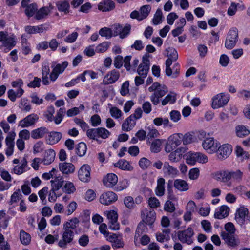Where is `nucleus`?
Returning a JSON list of instances; mask_svg holds the SVG:
<instances>
[{
    "label": "nucleus",
    "mask_w": 250,
    "mask_h": 250,
    "mask_svg": "<svg viewBox=\"0 0 250 250\" xmlns=\"http://www.w3.org/2000/svg\"><path fill=\"white\" fill-rule=\"evenodd\" d=\"M148 91L153 92L150 97V101L154 105H157L160 102V99L168 92V88L165 85L155 82L148 88Z\"/></svg>",
    "instance_id": "1"
},
{
    "label": "nucleus",
    "mask_w": 250,
    "mask_h": 250,
    "mask_svg": "<svg viewBox=\"0 0 250 250\" xmlns=\"http://www.w3.org/2000/svg\"><path fill=\"white\" fill-rule=\"evenodd\" d=\"M208 157L201 152L190 151L186 155V162L191 166H193L196 163L205 164L208 162Z\"/></svg>",
    "instance_id": "2"
},
{
    "label": "nucleus",
    "mask_w": 250,
    "mask_h": 250,
    "mask_svg": "<svg viewBox=\"0 0 250 250\" xmlns=\"http://www.w3.org/2000/svg\"><path fill=\"white\" fill-rule=\"evenodd\" d=\"M0 42L3 46L10 50L16 44V37L14 34L9 35L7 32L0 31Z\"/></svg>",
    "instance_id": "3"
},
{
    "label": "nucleus",
    "mask_w": 250,
    "mask_h": 250,
    "mask_svg": "<svg viewBox=\"0 0 250 250\" xmlns=\"http://www.w3.org/2000/svg\"><path fill=\"white\" fill-rule=\"evenodd\" d=\"M110 134L111 133L108 130L104 127L91 128L86 131V135L89 138L97 141V138L105 139L110 136Z\"/></svg>",
    "instance_id": "4"
},
{
    "label": "nucleus",
    "mask_w": 250,
    "mask_h": 250,
    "mask_svg": "<svg viewBox=\"0 0 250 250\" xmlns=\"http://www.w3.org/2000/svg\"><path fill=\"white\" fill-rule=\"evenodd\" d=\"M182 137V133H175L170 136L165 146V151L170 152L176 149L181 144Z\"/></svg>",
    "instance_id": "5"
},
{
    "label": "nucleus",
    "mask_w": 250,
    "mask_h": 250,
    "mask_svg": "<svg viewBox=\"0 0 250 250\" xmlns=\"http://www.w3.org/2000/svg\"><path fill=\"white\" fill-rule=\"evenodd\" d=\"M230 96L226 93H220L213 96L211 99V107L214 109L225 106L229 101Z\"/></svg>",
    "instance_id": "6"
},
{
    "label": "nucleus",
    "mask_w": 250,
    "mask_h": 250,
    "mask_svg": "<svg viewBox=\"0 0 250 250\" xmlns=\"http://www.w3.org/2000/svg\"><path fill=\"white\" fill-rule=\"evenodd\" d=\"M235 219L241 226L248 223L250 221L248 209L244 206L237 208L235 214Z\"/></svg>",
    "instance_id": "7"
},
{
    "label": "nucleus",
    "mask_w": 250,
    "mask_h": 250,
    "mask_svg": "<svg viewBox=\"0 0 250 250\" xmlns=\"http://www.w3.org/2000/svg\"><path fill=\"white\" fill-rule=\"evenodd\" d=\"M194 232L191 227H188L186 229L180 230L177 232L178 240L182 243L191 245L193 243V235Z\"/></svg>",
    "instance_id": "8"
},
{
    "label": "nucleus",
    "mask_w": 250,
    "mask_h": 250,
    "mask_svg": "<svg viewBox=\"0 0 250 250\" xmlns=\"http://www.w3.org/2000/svg\"><path fill=\"white\" fill-rule=\"evenodd\" d=\"M238 40V31L236 28H231L227 36L225 46L228 49L233 48Z\"/></svg>",
    "instance_id": "9"
},
{
    "label": "nucleus",
    "mask_w": 250,
    "mask_h": 250,
    "mask_svg": "<svg viewBox=\"0 0 250 250\" xmlns=\"http://www.w3.org/2000/svg\"><path fill=\"white\" fill-rule=\"evenodd\" d=\"M150 55L148 53H146L142 57V62L139 65L137 69V73L144 78H146L149 70Z\"/></svg>",
    "instance_id": "10"
},
{
    "label": "nucleus",
    "mask_w": 250,
    "mask_h": 250,
    "mask_svg": "<svg viewBox=\"0 0 250 250\" xmlns=\"http://www.w3.org/2000/svg\"><path fill=\"white\" fill-rule=\"evenodd\" d=\"M74 233L72 230L64 229L62 239L58 242V246L62 248H66L68 244L71 243L74 238Z\"/></svg>",
    "instance_id": "11"
},
{
    "label": "nucleus",
    "mask_w": 250,
    "mask_h": 250,
    "mask_svg": "<svg viewBox=\"0 0 250 250\" xmlns=\"http://www.w3.org/2000/svg\"><path fill=\"white\" fill-rule=\"evenodd\" d=\"M38 120V115L35 113H32L20 121L18 125L22 128L28 127L34 125Z\"/></svg>",
    "instance_id": "12"
},
{
    "label": "nucleus",
    "mask_w": 250,
    "mask_h": 250,
    "mask_svg": "<svg viewBox=\"0 0 250 250\" xmlns=\"http://www.w3.org/2000/svg\"><path fill=\"white\" fill-rule=\"evenodd\" d=\"M163 173L165 177L173 178L178 176L179 171L177 168L170 165L168 162H165L163 164Z\"/></svg>",
    "instance_id": "13"
},
{
    "label": "nucleus",
    "mask_w": 250,
    "mask_h": 250,
    "mask_svg": "<svg viewBox=\"0 0 250 250\" xmlns=\"http://www.w3.org/2000/svg\"><path fill=\"white\" fill-rule=\"evenodd\" d=\"M219 144L215 142L213 138H207L202 143V146L204 149L209 153L216 152Z\"/></svg>",
    "instance_id": "14"
},
{
    "label": "nucleus",
    "mask_w": 250,
    "mask_h": 250,
    "mask_svg": "<svg viewBox=\"0 0 250 250\" xmlns=\"http://www.w3.org/2000/svg\"><path fill=\"white\" fill-rule=\"evenodd\" d=\"M118 199L117 194L112 191H107L103 193L99 199L100 202L105 205H108L116 201Z\"/></svg>",
    "instance_id": "15"
},
{
    "label": "nucleus",
    "mask_w": 250,
    "mask_h": 250,
    "mask_svg": "<svg viewBox=\"0 0 250 250\" xmlns=\"http://www.w3.org/2000/svg\"><path fill=\"white\" fill-rule=\"evenodd\" d=\"M91 167L87 164L82 165L78 171V178L83 182H88L90 180Z\"/></svg>",
    "instance_id": "16"
},
{
    "label": "nucleus",
    "mask_w": 250,
    "mask_h": 250,
    "mask_svg": "<svg viewBox=\"0 0 250 250\" xmlns=\"http://www.w3.org/2000/svg\"><path fill=\"white\" fill-rule=\"evenodd\" d=\"M232 147L228 144H224L217 148V157L220 160L227 158L231 153Z\"/></svg>",
    "instance_id": "17"
},
{
    "label": "nucleus",
    "mask_w": 250,
    "mask_h": 250,
    "mask_svg": "<svg viewBox=\"0 0 250 250\" xmlns=\"http://www.w3.org/2000/svg\"><path fill=\"white\" fill-rule=\"evenodd\" d=\"M120 74L118 71L113 69L108 72L104 76L103 80V83L105 85L112 84L117 81Z\"/></svg>",
    "instance_id": "18"
},
{
    "label": "nucleus",
    "mask_w": 250,
    "mask_h": 250,
    "mask_svg": "<svg viewBox=\"0 0 250 250\" xmlns=\"http://www.w3.org/2000/svg\"><path fill=\"white\" fill-rule=\"evenodd\" d=\"M221 236L229 246L234 247L240 244V241L235 237L234 234L222 232Z\"/></svg>",
    "instance_id": "19"
},
{
    "label": "nucleus",
    "mask_w": 250,
    "mask_h": 250,
    "mask_svg": "<svg viewBox=\"0 0 250 250\" xmlns=\"http://www.w3.org/2000/svg\"><path fill=\"white\" fill-rule=\"evenodd\" d=\"M142 221L145 224L152 226L156 220V213L153 210H146L145 213H142Z\"/></svg>",
    "instance_id": "20"
},
{
    "label": "nucleus",
    "mask_w": 250,
    "mask_h": 250,
    "mask_svg": "<svg viewBox=\"0 0 250 250\" xmlns=\"http://www.w3.org/2000/svg\"><path fill=\"white\" fill-rule=\"evenodd\" d=\"M115 7V3L111 0H102L98 5V9L102 12H108Z\"/></svg>",
    "instance_id": "21"
},
{
    "label": "nucleus",
    "mask_w": 250,
    "mask_h": 250,
    "mask_svg": "<svg viewBox=\"0 0 250 250\" xmlns=\"http://www.w3.org/2000/svg\"><path fill=\"white\" fill-rule=\"evenodd\" d=\"M118 177L113 173H109L104 178V185L107 188H112L115 186L118 182Z\"/></svg>",
    "instance_id": "22"
},
{
    "label": "nucleus",
    "mask_w": 250,
    "mask_h": 250,
    "mask_svg": "<svg viewBox=\"0 0 250 250\" xmlns=\"http://www.w3.org/2000/svg\"><path fill=\"white\" fill-rule=\"evenodd\" d=\"M60 170L64 174L73 173L75 169V167L71 163L62 162L59 164Z\"/></svg>",
    "instance_id": "23"
},
{
    "label": "nucleus",
    "mask_w": 250,
    "mask_h": 250,
    "mask_svg": "<svg viewBox=\"0 0 250 250\" xmlns=\"http://www.w3.org/2000/svg\"><path fill=\"white\" fill-rule=\"evenodd\" d=\"M215 178L223 183L228 182L231 180L230 171L222 170L217 172L215 174Z\"/></svg>",
    "instance_id": "24"
},
{
    "label": "nucleus",
    "mask_w": 250,
    "mask_h": 250,
    "mask_svg": "<svg viewBox=\"0 0 250 250\" xmlns=\"http://www.w3.org/2000/svg\"><path fill=\"white\" fill-rule=\"evenodd\" d=\"M48 133V130L46 127H41L33 130L31 133V136L34 139H38L43 138Z\"/></svg>",
    "instance_id": "25"
},
{
    "label": "nucleus",
    "mask_w": 250,
    "mask_h": 250,
    "mask_svg": "<svg viewBox=\"0 0 250 250\" xmlns=\"http://www.w3.org/2000/svg\"><path fill=\"white\" fill-rule=\"evenodd\" d=\"M165 180L162 178H159L157 180V187L155 189V192L157 196L161 197L165 194Z\"/></svg>",
    "instance_id": "26"
},
{
    "label": "nucleus",
    "mask_w": 250,
    "mask_h": 250,
    "mask_svg": "<svg viewBox=\"0 0 250 250\" xmlns=\"http://www.w3.org/2000/svg\"><path fill=\"white\" fill-rule=\"evenodd\" d=\"M229 208L227 206L223 205L215 212L214 217L219 219L225 218L229 215Z\"/></svg>",
    "instance_id": "27"
},
{
    "label": "nucleus",
    "mask_w": 250,
    "mask_h": 250,
    "mask_svg": "<svg viewBox=\"0 0 250 250\" xmlns=\"http://www.w3.org/2000/svg\"><path fill=\"white\" fill-rule=\"evenodd\" d=\"M55 157V152L53 149H48L45 151L44 158L42 162L44 165H48L52 163Z\"/></svg>",
    "instance_id": "28"
},
{
    "label": "nucleus",
    "mask_w": 250,
    "mask_h": 250,
    "mask_svg": "<svg viewBox=\"0 0 250 250\" xmlns=\"http://www.w3.org/2000/svg\"><path fill=\"white\" fill-rule=\"evenodd\" d=\"M51 188L54 190H58L62 186L64 183L63 178L62 176H56L54 180L50 181Z\"/></svg>",
    "instance_id": "29"
},
{
    "label": "nucleus",
    "mask_w": 250,
    "mask_h": 250,
    "mask_svg": "<svg viewBox=\"0 0 250 250\" xmlns=\"http://www.w3.org/2000/svg\"><path fill=\"white\" fill-rule=\"evenodd\" d=\"M130 116L127 117L123 123L122 128L124 131H129L131 130L136 125V120L133 118L129 119Z\"/></svg>",
    "instance_id": "30"
},
{
    "label": "nucleus",
    "mask_w": 250,
    "mask_h": 250,
    "mask_svg": "<svg viewBox=\"0 0 250 250\" xmlns=\"http://www.w3.org/2000/svg\"><path fill=\"white\" fill-rule=\"evenodd\" d=\"M56 6L58 11L63 12L65 14L69 12L70 4L66 0L59 1L56 3Z\"/></svg>",
    "instance_id": "31"
},
{
    "label": "nucleus",
    "mask_w": 250,
    "mask_h": 250,
    "mask_svg": "<svg viewBox=\"0 0 250 250\" xmlns=\"http://www.w3.org/2000/svg\"><path fill=\"white\" fill-rule=\"evenodd\" d=\"M176 100V94L170 92L162 100L161 104L163 106H165L167 104H173Z\"/></svg>",
    "instance_id": "32"
},
{
    "label": "nucleus",
    "mask_w": 250,
    "mask_h": 250,
    "mask_svg": "<svg viewBox=\"0 0 250 250\" xmlns=\"http://www.w3.org/2000/svg\"><path fill=\"white\" fill-rule=\"evenodd\" d=\"M174 186L179 191H185L188 189V184L184 180L176 179L174 182Z\"/></svg>",
    "instance_id": "33"
},
{
    "label": "nucleus",
    "mask_w": 250,
    "mask_h": 250,
    "mask_svg": "<svg viewBox=\"0 0 250 250\" xmlns=\"http://www.w3.org/2000/svg\"><path fill=\"white\" fill-rule=\"evenodd\" d=\"M79 223V220L77 218H73L69 221L65 222L63 225V229H75Z\"/></svg>",
    "instance_id": "34"
},
{
    "label": "nucleus",
    "mask_w": 250,
    "mask_h": 250,
    "mask_svg": "<svg viewBox=\"0 0 250 250\" xmlns=\"http://www.w3.org/2000/svg\"><path fill=\"white\" fill-rule=\"evenodd\" d=\"M114 166L125 170L130 171L133 169V167L130 165L129 163L124 159L120 160L117 163L115 164Z\"/></svg>",
    "instance_id": "35"
},
{
    "label": "nucleus",
    "mask_w": 250,
    "mask_h": 250,
    "mask_svg": "<svg viewBox=\"0 0 250 250\" xmlns=\"http://www.w3.org/2000/svg\"><path fill=\"white\" fill-rule=\"evenodd\" d=\"M62 133L59 132L53 131L48 135V142L50 144H54L58 143L62 138Z\"/></svg>",
    "instance_id": "36"
},
{
    "label": "nucleus",
    "mask_w": 250,
    "mask_h": 250,
    "mask_svg": "<svg viewBox=\"0 0 250 250\" xmlns=\"http://www.w3.org/2000/svg\"><path fill=\"white\" fill-rule=\"evenodd\" d=\"M235 153L237 157L241 161L249 158V154L248 152L245 151L239 146H237L235 148Z\"/></svg>",
    "instance_id": "37"
},
{
    "label": "nucleus",
    "mask_w": 250,
    "mask_h": 250,
    "mask_svg": "<svg viewBox=\"0 0 250 250\" xmlns=\"http://www.w3.org/2000/svg\"><path fill=\"white\" fill-rule=\"evenodd\" d=\"M87 150L86 145L83 142L79 143L76 146V153L80 157L85 155Z\"/></svg>",
    "instance_id": "38"
},
{
    "label": "nucleus",
    "mask_w": 250,
    "mask_h": 250,
    "mask_svg": "<svg viewBox=\"0 0 250 250\" xmlns=\"http://www.w3.org/2000/svg\"><path fill=\"white\" fill-rule=\"evenodd\" d=\"M25 8V13L29 18L32 17L38 9L37 5L35 3L28 5Z\"/></svg>",
    "instance_id": "39"
},
{
    "label": "nucleus",
    "mask_w": 250,
    "mask_h": 250,
    "mask_svg": "<svg viewBox=\"0 0 250 250\" xmlns=\"http://www.w3.org/2000/svg\"><path fill=\"white\" fill-rule=\"evenodd\" d=\"M50 10L48 7H42L37 11L35 18L37 20H41L46 17L49 13Z\"/></svg>",
    "instance_id": "40"
},
{
    "label": "nucleus",
    "mask_w": 250,
    "mask_h": 250,
    "mask_svg": "<svg viewBox=\"0 0 250 250\" xmlns=\"http://www.w3.org/2000/svg\"><path fill=\"white\" fill-rule=\"evenodd\" d=\"M22 195L21 193L20 189H17L11 196L10 200L8 203L9 205H12L14 203L18 202L19 200H22Z\"/></svg>",
    "instance_id": "41"
},
{
    "label": "nucleus",
    "mask_w": 250,
    "mask_h": 250,
    "mask_svg": "<svg viewBox=\"0 0 250 250\" xmlns=\"http://www.w3.org/2000/svg\"><path fill=\"white\" fill-rule=\"evenodd\" d=\"M162 141L160 139H155L151 145L150 150L152 152L158 153L161 150Z\"/></svg>",
    "instance_id": "42"
},
{
    "label": "nucleus",
    "mask_w": 250,
    "mask_h": 250,
    "mask_svg": "<svg viewBox=\"0 0 250 250\" xmlns=\"http://www.w3.org/2000/svg\"><path fill=\"white\" fill-rule=\"evenodd\" d=\"M236 133L238 137H243L250 134V131L246 126L240 125L236 127Z\"/></svg>",
    "instance_id": "43"
},
{
    "label": "nucleus",
    "mask_w": 250,
    "mask_h": 250,
    "mask_svg": "<svg viewBox=\"0 0 250 250\" xmlns=\"http://www.w3.org/2000/svg\"><path fill=\"white\" fill-rule=\"evenodd\" d=\"M62 189L64 192L68 194L73 193L76 190V188L73 183L69 181L65 182Z\"/></svg>",
    "instance_id": "44"
},
{
    "label": "nucleus",
    "mask_w": 250,
    "mask_h": 250,
    "mask_svg": "<svg viewBox=\"0 0 250 250\" xmlns=\"http://www.w3.org/2000/svg\"><path fill=\"white\" fill-rule=\"evenodd\" d=\"M68 63L67 61H64L62 63H58L53 68V71L58 74L59 75L62 74L67 67Z\"/></svg>",
    "instance_id": "45"
},
{
    "label": "nucleus",
    "mask_w": 250,
    "mask_h": 250,
    "mask_svg": "<svg viewBox=\"0 0 250 250\" xmlns=\"http://www.w3.org/2000/svg\"><path fill=\"white\" fill-rule=\"evenodd\" d=\"M111 44L110 42H104L98 44L95 48V52L102 53L105 52L109 47Z\"/></svg>",
    "instance_id": "46"
},
{
    "label": "nucleus",
    "mask_w": 250,
    "mask_h": 250,
    "mask_svg": "<svg viewBox=\"0 0 250 250\" xmlns=\"http://www.w3.org/2000/svg\"><path fill=\"white\" fill-rule=\"evenodd\" d=\"M99 35L105 37L106 39L111 38L113 36L112 30L108 27H103L101 28L99 31Z\"/></svg>",
    "instance_id": "47"
},
{
    "label": "nucleus",
    "mask_w": 250,
    "mask_h": 250,
    "mask_svg": "<svg viewBox=\"0 0 250 250\" xmlns=\"http://www.w3.org/2000/svg\"><path fill=\"white\" fill-rule=\"evenodd\" d=\"M20 239L21 243L25 245L29 244L31 241L30 235L23 230L20 232Z\"/></svg>",
    "instance_id": "48"
},
{
    "label": "nucleus",
    "mask_w": 250,
    "mask_h": 250,
    "mask_svg": "<svg viewBox=\"0 0 250 250\" xmlns=\"http://www.w3.org/2000/svg\"><path fill=\"white\" fill-rule=\"evenodd\" d=\"M194 140V135L192 133L188 132L184 135L183 134L182 142L183 145H188L192 143Z\"/></svg>",
    "instance_id": "49"
},
{
    "label": "nucleus",
    "mask_w": 250,
    "mask_h": 250,
    "mask_svg": "<svg viewBox=\"0 0 250 250\" xmlns=\"http://www.w3.org/2000/svg\"><path fill=\"white\" fill-rule=\"evenodd\" d=\"M111 116L115 119H119L121 118L123 113L118 107L115 106L111 107L109 109Z\"/></svg>",
    "instance_id": "50"
},
{
    "label": "nucleus",
    "mask_w": 250,
    "mask_h": 250,
    "mask_svg": "<svg viewBox=\"0 0 250 250\" xmlns=\"http://www.w3.org/2000/svg\"><path fill=\"white\" fill-rule=\"evenodd\" d=\"M231 179L240 182L242 181L243 172L239 169L236 171H230Z\"/></svg>",
    "instance_id": "51"
},
{
    "label": "nucleus",
    "mask_w": 250,
    "mask_h": 250,
    "mask_svg": "<svg viewBox=\"0 0 250 250\" xmlns=\"http://www.w3.org/2000/svg\"><path fill=\"white\" fill-rule=\"evenodd\" d=\"M151 7L149 5H143L140 8V14L141 17V19L142 20L146 18L151 11Z\"/></svg>",
    "instance_id": "52"
},
{
    "label": "nucleus",
    "mask_w": 250,
    "mask_h": 250,
    "mask_svg": "<svg viewBox=\"0 0 250 250\" xmlns=\"http://www.w3.org/2000/svg\"><path fill=\"white\" fill-rule=\"evenodd\" d=\"M162 16L163 14L162 10L160 9H158L152 19L153 24L157 25L161 23L162 22Z\"/></svg>",
    "instance_id": "53"
},
{
    "label": "nucleus",
    "mask_w": 250,
    "mask_h": 250,
    "mask_svg": "<svg viewBox=\"0 0 250 250\" xmlns=\"http://www.w3.org/2000/svg\"><path fill=\"white\" fill-rule=\"evenodd\" d=\"M170 152L168 155V159L171 163H177L182 158L176 150Z\"/></svg>",
    "instance_id": "54"
},
{
    "label": "nucleus",
    "mask_w": 250,
    "mask_h": 250,
    "mask_svg": "<svg viewBox=\"0 0 250 250\" xmlns=\"http://www.w3.org/2000/svg\"><path fill=\"white\" fill-rule=\"evenodd\" d=\"M55 113L54 107L51 105L47 107L45 112L44 116L47 118L48 121L52 122L53 120V115Z\"/></svg>",
    "instance_id": "55"
},
{
    "label": "nucleus",
    "mask_w": 250,
    "mask_h": 250,
    "mask_svg": "<svg viewBox=\"0 0 250 250\" xmlns=\"http://www.w3.org/2000/svg\"><path fill=\"white\" fill-rule=\"evenodd\" d=\"M151 164V161L145 157L141 158L139 161V165L143 170L146 169L150 166Z\"/></svg>",
    "instance_id": "56"
},
{
    "label": "nucleus",
    "mask_w": 250,
    "mask_h": 250,
    "mask_svg": "<svg viewBox=\"0 0 250 250\" xmlns=\"http://www.w3.org/2000/svg\"><path fill=\"white\" fill-rule=\"evenodd\" d=\"M170 119L173 122L176 123L181 119L180 112L177 110H172L170 113Z\"/></svg>",
    "instance_id": "57"
},
{
    "label": "nucleus",
    "mask_w": 250,
    "mask_h": 250,
    "mask_svg": "<svg viewBox=\"0 0 250 250\" xmlns=\"http://www.w3.org/2000/svg\"><path fill=\"white\" fill-rule=\"evenodd\" d=\"M125 205L129 209H132L134 208V201L131 196L125 197L124 199Z\"/></svg>",
    "instance_id": "58"
},
{
    "label": "nucleus",
    "mask_w": 250,
    "mask_h": 250,
    "mask_svg": "<svg viewBox=\"0 0 250 250\" xmlns=\"http://www.w3.org/2000/svg\"><path fill=\"white\" fill-rule=\"evenodd\" d=\"M129 81L125 82L121 86L120 89V94L123 96H125L129 93Z\"/></svg>",
    "instance_id": "59"
},
{
    "label": "nucleus",
    "mask_w": 250,
    "mask_h": 250,
    "mask_svg": "<svg viewBox=\"0 0 250 250\" xmlns=\"http://www.w3.org/2000/svg\"><path fill=\"white\" fill-rule=\"evenodd\" d=\"M78 37V33L77 32H73L64 39V41L67 43H72L76 41Z\"/></svg>",
    "instance_id": "60"
},
{
    "label": "nucleus",
    "mask_w": 250,
    "mask_h": 250,
    "mask_svg": "<svg viewBox=\"0 0 250 250\" xmlns=\"http://www.w3.org/2000/svg\"><path fill=\"white\" fill-rule=\"evenodd\" d=\"M48 188L47 187H45L41 190H40L38 192L39 197L42 201V202L43 204H45L46 203V195L48 193Z\"/></svg>",
    "instance_id": "61"
},
{
    "label": "nucleus",
    "mask_w": 250,
    "mask_h": 250,
    "mask_svg": "<svg viewBox=\"0 0 250 250\" xmlns=\"http://www.w3.org/2000/svg\"><path fill=\"white\" fill-rule=\"evenodd\" d=\"M89 242V237L86 234L82 235L78 240L79 244L82 247H86L88 244Z\"/></svg>",
    "instance_id": "62"
},
{
    "label": "nucleus",
    "mask_w": 250,
    "mask_h": 250,
    "mask_svg": "<svg viewBox=\"0 0 250 250\" xmlns=\"http://www.w3.org/2000/svg\"><path fill=\"white\" fill-rule=\"evenodd\" d=\"M101 119L99 115L95 114L91 116L90 118V123L92 126L96 127L100 125Z\"/></svg>",
    "instance_id": "63"
},
{
    "label": "nucleus",
    "mask_w": 250,
    "mask_h": 250,
    "mask_svg": "<svg viewBox=\"0 0 250 250\" xmlns=\"http://www.w3.org/2000/svg\"><path fill=\"white\" fill-rule=\"evenodd\" d=\"M123 65V57L118 55L114 59V66L117 69L121 68Z\"/></svg>",
    "instance_id": "64"
}]
</instances>
